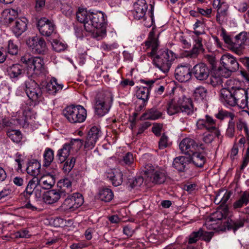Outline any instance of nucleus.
Masks as SVG:
<instances>
[{"mask_svg":"<svg viewBox=\"0 0 249 249\" xmlns=\"http://www.w3.org/2000/svg\"><path fill=\"white\" fill-rule=\"evenodd\" d=\"M7 137L13 142H19L22 138L21 132L19 130L9 129L6 132Z\"/></svg>","mask_w":249,"mask_h":249,"instance_id":"43","label":"nucleus"},{"mask_svg":"<svg viewBox=\"0 0 249 249\" xmlns=\"http://www.w3.org/2000/svg\"><path fill=\"white\" fill-rule=\"evenodd\" d=\"M213 235V232L212 231L207 232L203 231V233L201 234V236H202L203 240L209 242L210 241Z\"/></svg>","mask_w":249,"mask_h":249,"instance_id":"63","label":"nucleus"},{"mask_svg":"<svg viewBox=\"0 0 249 249\" xmlns=\"http://www.w3.org/2000/svg\"><path fill=\"white\" fill-rule=\"evenodd\" d=\"M40 165L37 161L30 162L26 168L27 172L31 176L36 177L40 173Z\"/></svg>","mask_w":249,"mask_h":249,"instance_id":"46","label":"nucleus"},{"mask_svg":"<svg viewBox=\"0 0 249 249\" xmlns=\"http://www.w3.org/2000/svg\"><path fill=\"white\" fill-rule=\"evenodd\" d=\"M192 71L188 65H179L175 69V76L180 82H186L191 78Z\"/></svg>","mask_w":249,"mask_h":249,"instance_id":"18","label":"nucleus"},{"mask_svg":"<svg viewBox=\"0 0 249 249\" xmlns=\"http://www.w3.org/2000/svg\"><path fill=\"white\" fill-rule=\"evenodd\" d=\"M192 74L199 81L207 79L210 75V69L203 63H200L195 65L191 70Z\"/></svg>","mask_w":249,"mask_h":249,"instance_id":"15","label":"nucleus"},{"mask_svg":"<svg viewBox=\"0 0 249 249\" xmlns=\"http://www.w3.org/2000/svg\"><path fill=\"white\" fill-rule=\"evenodd\" d=\"M235 132V123L233 120L230 119L226 130V136L230 138H232L234 136Z\"/></svg>","mask_w":249,"mask_h":249,"instance_id":"49","label":"nucleus"},{"mask_svg":"<svg viewBox=\"0 0 249 249\" xmlns=\"http://www.w3.org/2000/svg\"><path fill=\"white\" fill-rule=\"evenodd\" d=\"M227 10L226 9L219 10V9L217 10L216 16V20L219 24H222L225 20V18L227 15Z\"/></svg>","mask_w":249,"mask_h":249,"instance_id":"53","label":"nucleus"},{"mask_svg":"<svg viewBox=\"0 0 249 249\" xmlns=\"http://www.w3.org/2000/svg\"><path fill=\"white\" fill-rule=\"evenodd\" d=\"M75 163V159L71 157L70 160H67L64 165L63 170L66 173H69L74 167Z\"/></svg>","mask_w":249,"mask_h":249,"instance_id":"52","label":"nucleus"},{"mask_svg":"<svg viewBox=\"0 0 249 249\" xmlns=\"http://www.w3.org/2000/svg\"><path fill=\"white\" fill-rule=\"evenodd\" d=\"M57 173V168H54L53 169L52 172L42 176L40 178H38L39 185L43 189L48 190L51 189L55 184V179L54 176Z\"/></svg>","mask_w":249,"mask_h":249,"instance_id":"21","label":"nucleus"},{"mask_svg":"<svg viewBox=\"0 0 249 249\" xmlns=\"http://www.w3.org/2000/svg\"><path fill=\"white\" fill-rule=\"evenodd\" d=\"M148 6L145 0H138L134 4L133 15L134 18L137 20H146V13Z\"/></svg>","mask_w":249,"mask_h":249,"instance_id":"16","label":"nucleus"},{"mask_svg":"<svg viewBox=\"0 0 249 249\" xmlns=\"http://www.w3.org/2000/svg\"><path fill=\"white\" fill-rule=\"evenodd\" d=\"M58 189L60 194L62 197L70 195V193L72 191V182L71 179L68 178H65L61 179L58 182Z\"/></svg>","mask_w":249,"mask_h":249,"instance_id":"25","label":"nucleus"},{"mask_svg":"<svg viewBox=\"0 0 249 249\" xmlns=\"http://www.w3.org/2000/svg\"><path fill=\"white\" fill-rule=\"evenodd\" d=\"M52 46L53 49L58 52H60L65 49V45L62 42L56 39L53 40L52 42Z\"/></svg>","mask_w":249,"mask_h":249,"instance_id":"58","label":"nucleus"},{"mask_svg":"<svg viewBox=\"0 0 249 249\" xmlns=\"http://www.w3.org/2000/svg\"><path fill=\"white\" fill-rule=\"evenodd\" d=\"M76 16L77 20L81 23H84V26L85 23L89 20V14L84 9H79L76 12Z\"/></svg>","mask_w":249,"mask_h":249,"instance_id":"48","label":"nucleus"},{"mask_svg":"<svg viewBox=\"0 0 249 249\" xmlns=\"http://www.w3.org/2000/svg\"><path fill=\"white\" fill-rule=\"evenodd\" d=\"M43 166L46 167L49 166L54 159L53 151L50 148H46L43 154Z\"/></svg>","mask_w":249,"mask_h":249,"instance_id":"44","label":"nucleus"},{"mask_svg":"<svg viewBox=\"0 0 249 249\" xmlns=\"http://www.w3.org/2000/svg\"><path fill=\"white\" fill-rule=\"evenodd\" d=\"M154 7L152 5H151V10H150V14L149 17V21L145 22L144 23L145 26H146L147 27H150L154 22Z\"/></svg>","mask_w":249,"mask_h":249,"instance_id":"62","label":"nucleus"},{"mask_svg":"<svg viewBox=\"0 0 249 249\" xmlns=\"http://www.w3.org/2000/svg\"><path fill=\"white\" fill-rule=\"evenodd\" d=\"M221 36H222L224 42L233 47L234 43V38H231L230 36L228 35L224 31H222Z\"/></svg>","mask_w":249,"mask_h":249,"instance_id":"61","label":"nucleus"},{"mask_svg":"<svg viewBox=\"0 0 249 249\" xmlns=\"http://www.w3.org/2000/svg\"><path fill=\"white\" fill-rule=\"evenodd\" d=\"M25 84L26 94L35 104H37L43 100L41 89L35 81L29 80L25 82Z\"/></svg>","mask_w":249,"mask_h":249,"instance_id":"10","label":"nucleus"},{"mask_svg":"<svg viewBox=\"0 0 249 249\" xmlns=\"http://www.w3.org/2000/svg\"><path fill=\"white\" fill-rule=\"evenodd\" d=\"M35 118V114L28 107L23 112V116L17 119L18 124L23 127L28 124L29 121Z\"/></svg>","mask_w":249,"mask_h":249,"instance_id":"36","label":"nucleus"},{"mask_svg":"<svg viewBox=\"0 0 249 249\" xmlns=\"http://www.w3.org/2000/svg\"><path fill=\"white\" fill-rule=\"evenodd\" d=\"M207 89L203 86H199L194 90L193 95L195 100L197 101L206 100L207 97Z\"/></svg>","mask_w":249,"mask_h":249,"instance_id":"41","label":"nucleus"},{"mask_svg":"<svg viewBox=\"0 0 249 249\" xmlns=\"http://www.w3.org/2000/svg\"><path fill=\"white\" fill-rule=\"evenodd\" d=\"M223 214L220 211H216L206 219L205 226L210 230L224 231L226 230V221L222 224Z\"/></svg>","mask_w":249,"mask_h":249,"instance_id":"9","label":"nucleus"},{"mask_svg":"<svg viewBox=\"0 0 249 249\" xmlns=\"http://www.w3.org/2000/svg\"><path fill=\"white\" fill-rule=\"evenodd\" d=\"M71 149V145L69 143H66L63 145L62 148L58 150L56 158L60 163L66 160L70 154Z\"/></svg>","mask_w":249,"mask_h":249,"instance_id":"37","label":"nucleus"},{"mask_svg":"<svg viewBox=\"0 0 249 249\" xmlns=\"http://www.w3.org/2000/svg\"><path fill=\"white\" fill-rule=\"evenodd\" d=\"M99 198L105 202H110L113 197V193L108 188H103L98 193Z\"/></svg>","mask_w":249,"mask_h":249,"instance_id":"42","label":"nucleus"},{"mask_svg":"<svg viewBox=\"0 0 249 249\" xmlns=\"http://www.w3.org/2000/svg\"><path fill=\"white\" fill-rule=\"evenodd\" d=\"M140 81L142 83L145 84L147 87H140L137 90V97L142 100L144 104L149 99L150 91L152 86H154L155 81L153 80H146L144 79H142Z\"/></svg>","mask_w":249,"mask_h":249,"instance_id":"20","label":"nucleus"},{"mask_svg":"<svg viewBox=\"0 0 249 249\" xmlns=\"http://www.w3.org/2000/svg\"><path fill=\"white\" fill-rule=\"evenodd\" d=\"M113 95L109 91H103L99 92L96 98L95 112L100 116H103L109 110L112 102Z\"/></svg>","mask_w":249,"mask_h":249,"instance_id":"4","label":"nucleus"},{"mask_svg":"<svg viewBox=\"0 0 249 249\" xmlns=\"http://www.w3.org/2000/svg\"><path fill=\"white\" fill-rule=\"evenodd\" d=\"M179 146L182 153L189 155V157H190L191 154L198 148L196 142L189 138L183 139L180 142Z\"/></svg>","mask_w":249,"mask_h":249,"instance_id":"22","label":"nucleus"},{"mask_svg":"<svg viewBox=\"0 0 249 249\" xmlns=\"http://www.w3.org/2000/svg\"><path fill=\"white\" fill-rule=\"evenodd\" d=\"M162 115V113L158 109L155 107L151 108L147 110L141 117V120H155L160 118Z\"/></svg>","mask_w":249,"mask_h":249,"instance_id":"32","label":"nucleus"},{"mask_svg":"<svg viewBox=\"0 0 249 249\" xmlns=\"http://www.w3.org/2000/svg\"><path fill=\"white\" fill-rule=\"evenodd\" d=\"M62 197L57 189H52L44 193L43 196L44 202L47 204H52L57 202Z\"/></svg>","mask_w":249,"mask_h":249,"instance_id":"29","label":"nucleus"},{"mask_svg":"<svg viewBox=\"0 0 249 249\" xmlns=\"http://www.w3.org/2000/svg\"><path fill=\"white\" fill-rule=\"evenodd\" d=\"M7 50L9 53L12 55H16L18 53V46L12 40L8 41Z\"/></svg>","mask_w":249,"mask_h":249,"instance_id":"55","label":"nucleus"},{"mask_svg":"<svg viewBox=\"0 0 249 249\" xmlns=\"http://www.w3.org/2000/svg\"><path fill=\"white\" fill-rule=\"evenodd\" d=\"M202 233L203 230L202 229H200L198 231L193 232L189 236L188 243L193 244L196 242Z\"/></svg>","mask_w":249,"mask_h":249,"instance_id":"51","label":"nucleus"},{"mask_svg":"<svg viewBox=\"0 0 249 249\" xmlns=\"http://www.w3.org/2000/svg\"><path fill=\"white\" fill-rule=\"evenodd\" d=\"M91 32H92V37L98 40L102 39L107 35L105 25L101 27H94Z\"/></svg>","mask_w":249,"mask_h":249,"instance_id":"45","label":"nucleus"},{"mask_svg":"<svg viewBox=\"0 0 249 249\" xmlns=\"http://www.w3.org/2000/svg\"><path fill=\"white\" fill-rule=\"evenodd\" d=\"M134 162V157L133 154L130 152H127L124 157L121 161L122 164L126 165H130Z\"/></svg>","mask_w":249,"mask_h":249,"instance_id":"56","label":"nucleus"},{"mask_svg":"<svg viewBox=\"0 0 249 249\" xmlns=\"http://www.w3.org/2000/svg\"><path fill=\"white\" fill-rule=\"evenodd\" d=\"M63 88L62 84H58L57 80L53 78L50 83H48L46 87V90L50 94L55 95L57 91L61 90Z\"/></svg>","mask_w":249,"mask_h":249,"instance_id":"38","label":"nucleus"},{"mask_svg":"<svg viewBox=\"0 0 249 249\" xmlns=\"http://www.w3.org/2000/svg\"><path fill=\"white\" fill-rule=\"evenodd\" d=\"M191 162L198 167H202L206 162V158L202 153L196 151L192 153L190 156Z\"/></svg>","mask_w":249,"mask_h":249,"instance_id":"33","label":"nucleus"},{"mask_svg":"<svg viewBox=\"0 0 249 249\" xmlns=\"http://www.w3.org/2000/svg\"><path fill=\"white\" fill-rule=\"evenodd\" d=\"M26 43L33 53L44 54L47 51L46 42L42 37L37 36L30 37Z\"/></svg>","mask_w":249,"mask_h":249,"instance_id":"11","label":"nucleus"},{"mask_svg":"<svg viewBox=\"0 0 249 249\" xmlns=\"http://www.w3.org/2000/svg\"><path fill=\"white\" fill-rule=\"evenodd\" d=\"M3 14V15L6 16L5 18L8 20L9 23H12L15 21L17 19V18L18 15L17 11L13 9H5Z\"/></svg>","mask_w":249,"mask_h":249,"instance_id":"47","label":"nucleus"},{"mask_svg":"<svg viewBox=\"0 0 249 249\" xmlns=\"http://www.w3.org/2000/svg\"><path fill=\"white\" fill-rule=\"evenodd\" d=\"M9 75L11 78H18L25 72L24 67L19 64H15L7 68Z\"/></svg>","mask_w":249,"mask_h":249,"instance_id":"31","label":"nucleus"},{"mask_svg":"<svg viewBox=\"0 0 249 249\" xmlns=\"http://www.w3.org/2000/svg\"><path fill=\"white\" fill-rule=\"evenodd\" d=\"M145 44L146 49L151 48V51L148 53L147 55L152 59L153 64L163 72H168L173 61L175 59L174 53L168 50H160L157 51L159 42L153 31L149 33Z\"/></svg>","mask_w":249,"mask_h":249,"instance_id":"1","label":"nucleus"},{"mask_svg":"<svg viewBox=\"0 0 249 249\" xmlns=\"http://www.w3.org/2000/svg\"><path fill=\"white\" fill-rule=\"evenodd\" d=\"M248 220V218H243L242 217L234 222H233L231 220L229 222L227 220L226 221V224L225 225L226 226V230H230L231 229H233L235 231L238 229L243 227L245 224V221Z\"/></svg>","mask_w":249,"mask_h":249,"instance_id":"40","label":"nucleus"},{"mask_svg":"<svg viewBox=\"0 0 249 249\" xmlns=\"http://www.w3.org/2000/svg\"><path fill=\"white\" fill-rule=\"evenodd\" d=\"M21 61L26 65L29 73L39 74L44 70V62L39 57H32L27 53L21 56Z\"/></svg>","mask_w":249,"mask_h":249,"instance_id":"7","label":"nucleus"},{"mask_svg":"<svg viewBox=\"0 0 249 249\" xmlns=\"http://www.w3.org/2000/svg\"><path fill=\"white\" fill-rule=\"evenodd\" d=\"M63 115L71 123H81L87 117V111L81 105L71 106L66 107L63 111Z\"/></svg>","mask_w":249,"mask_h":249,"instance_id":"5","label":"nucleus"},{"mask_svg":"<svg viewBox=\"0 0 249 249\" xmlns=\"http://www.w3.org/2000/svg\"><path fill=\"white\" fill-rule=\"evenodd\" d=\"M84 199L82 195L73 193L69 195L65 199L61 207L64 211H74L83 203Z\"/></svg>","mask_w":249,"mask_h":249,"instance_id":"13","label":"nucleus"},{"mask_svg":"<svg viewBox=\"0 0 249 249\" xmlns=\"http://www.w3.org/2000/svg\"><path fill=\"white\" fill-rule=\"evenodd\" d=\"M69 144L71 145V149H74L75 150L77 151L82 147L83 141L79 139H73Z\"/></svg>","mask_w":249,"mask_h":249,"instance_id":"57","label":"nucleus"},{"mask_svg":"<svg viewBox=\"0 0 249 249\" xmlns=\"http://www.w3.org/2000/svg\"><path fill=\"white\" fill-rule=\"evenodd\" d=\"M89 20L85 23V29L87 32H91L94 27H101L105 25L104 14L102 12H89Z\"/></svg>","mask_w":249,"mask_h":249,"instance_id":"12","label":"nucleus"},{"mask_svg":"<svg viewBox=\"0 0 249 249\" xmlns=\"http://www.w3.org/2000/svg\"><path fill=\"white\" fill-rule=\"evenodd\" d=\"M167 113L169 115L182 113L184 115H190L193 113L192 101L190 99H179L176 101L171 99L167 104Z\"/></svg>","mask_w":249,"mask_h":249,"instance_id":"3","label":"nucleus"},{"mask_svg":"<svg viewBox=\"0 0 249 249\" xmlns=\"http://www.w3.org/2000/svg\"><path fill=\"white\" fill-rule=\"evenodd\" d=\"M215 116L216 118L221 120L224 119L225 118H230V119L233 120L235 115L232 113L221 110L215 114Z\"/></svg>","mask_w":249,"mask_h":249,"instance_id":"50","label":"nucleus"},{"mask_svg":"<svg viewBox=\"0 0 249 249\" xmlns=\"http://www.w3.org/2000/svg\"><path fill=\"white\" fill-rule=\"evenodd\" d=\"M220 63L226 71L224 73L223 70L221 68L218 69V76L225 77H229L232 72H234L239 69V63L236 58L229 53H226L222 56Z\"/></svg>","mask_w":249,"mask_h":249,"instance_id":"6","label":"nucleus"},{"mask_svg":"<svg viewBox=\"0 0 249 249\" xmlns=\"http://www.w3.org/2000/svg\"><path fill=\"white\" fill-rule=\"evenodd\" d=\"M123 173L120 170H111L107 174V178L114 186H118L123 182Z\"/></svg>","mask_w":249,"mask_h":249,"instance_id":"30","label":"nucleus"},{"mask_svg":"<svg viewBox=\"0 0 249 249\" xmlns=\"http://www.w3.org/2000/svg\"><path fill=\"white\" fill-rule=\"evenodd\" d=\"M194 44L192 50L187 53L186 56L196 58L200 53H203L205 49L202 44V38L200 36H194Z\"/></svg>","mask_w":249,"mask_h":249,"instance_id":"23","label":"nucleus"},{"mask_svg":"<svg viewBox=\"0 0 249 249\" xmlns=\"http://www.w3.org/2000/svg\"><path fill=\"white\" fill-rule=\"evenodd\" d=\"M215 137H217L215 134V130L208 131V132L204 134L203 141L206 143H210Z\"/></svg>","mask_w":249,"mask_h":249,"instance_id":"54","label":"nucleus"},{"mask_svg":"<svg viewBox=\"0 0 249 249\" xmlns=\"http://www.w3.org/2000/svg\"><path fill=\"white\" fill-rule=\"evenodd\" d=\"M58 189L60 194L62 197L70 195V193L72 191V182L71 179L68 178H65L61 179L58 182Z\"/></svg>","mask_w":249,"mask_h":249,"instance_id":"26","label":"nucleus"},{"mask_svg":"<svg viewBox=\"0 0 249 249\" xmlns=\"http://www.w3.org/2000/svg\"><path fill=\"white\" fill-rule=\"evenodd\" d=\"M37 28L42 36H49L54 32L55 25L47 18H42L37 21Z\"/></svg>","mask_w":249,"mask_h":249,"instance_id":"19","label":"nucleus"},{"mask_svg":"<svg viewBox=\"0 0 249 249\" xmlns=\"http://www.w3.org/2000/svg\"><path fill=\"white\" fill-rule=\"evenodd\" d=\"M190 163H191L190 157L179 156L174 159L173 165L178 171L184 172Z\"/></svg>","mask_w":249,"mask_h":249,"instance_id":"27","label":"nucleus"},{"mask_svg":"<svg viewBox=\"0 0 249 249\" xmlns=\"http://www.w3.org/2000/svg\"><path fill=\"white\" fill-rule=\"evenodd\" d=\"M249 203V192L244 191L241 193L239 198L233 204L235 209H240Z\"/></svg>","mask_w":249,"mask_h":249,"instance_id":"35","label":"nucleus"},{"mask_svg":"<svg viewBox=\"0 0 249 249\" xmlns=\"http://www.w3.org/2000/svg\"><path fill=\"white\" fill-rule=\"evenodd\" d=\"M248 39L247 32H243L236 35L234 37L233 48H244V45H247Z\"/></svg>","mask_w":249,"mask_h":249,"instance_id":"34","label":"nucleus"},{"mask_svg":"<svg viewBox=\"0 0 249 249\" xmlns=\"http://www.w3.org/2000/svg\"><path fill=\"white\" fill-rule=\"evenodd\" d=\"M232 193L231 192H225L220 191L216 195L214 202L216 204H220L221 205H224L230 198Z\"/></svg>","mask_w":249,"mask_h":249,"instance_id":"39","label":"nucleus"},{"mask_svg":"<svg viewBox=\"0 0 249 249\" xmlns=\"http://www.w3.org/2000/svg\"><path fill=\"white\" fill-rule=\"evenodd\" d=\"M197 129H206L208 131L215 130V134L217 138L221 136L219 130L216 126V121L209 115H206L203 118L199 119L196 124Z\"/></svg>","mask_w":249,"mask_h":249,"instance_id":"14","label":"nucleus"},{"mask_svg":"<svg viewBox=\"0 0 249 249\" xmlns=\"http://www.w3.org/2000/svg\"><path fill=\"white\" fill-rule=\"evenodd\" d=\"M143 178L141 177H139L136 178L129 179V182L131 188H134L135 187L140 186L143 183Z\"/></svg>","mask_w":249,"mask_h":249,"instance_id":"59","label":"nucleus"},{"mask_svg":"<svg viewBox=\"0 0 249 249\" xmlns=\"http://www.w3.org/2000/svg\"><path fill=\"white\" fill-rule=\"evenodd\" d=\"M248 90L241 88L231 87L229 89L221 90V95L225 103L231 106L238 105L245 108L247 105L246 99Z\"/></svg>","mask_w":249,"mask_h":249,"instance_id":"2","label":"nucleus"},{"mask_svg":"<svg viewBox=\"0 0 249 249\" xmlns=\"http://www.w3.org/2000/svg\"><path fill=\"white\" fill-rule=\"evenodd\" d=\"M168 137L165 134H163L159 142V148L163 149L167 147L168 145Z\"/></svg>","mask_w":249,"mask_h":249,"instance_id":"60","label":"nucleus"},{"mask_svg":"<svg viewBox=\"0 0 249 249\" xmlns=\"http://www.w3.org/2000/svg\"><path fill=\"white\" fill-rule=\"evenodd\" d=\"M28 20L26 18L23 17L16 19L12 26V31L15 35L18 37L21 35L27 29Z\"/></svg>","mask_w":249,"mask_h":249,"instance_id":"24","label":"nucleus"},{"mask_svg":"<svg viewBox=\"0 0 249 249\" xmlns=\"http://www.w3.org/2000/svg\"><path fill=\"white\" fill-rule=\"evenodd\" d=\"M38 178L34 177L29 180L25 191L21 194L25 197L26 200L29 199L31 196L33 194L34 191L39 185Z\"/></svg>","mask_w":249,"mask_h":249,"instance_id":"28","label":"nucleus"},{"mask_svg":"<svg viewBox=\"0 0 249 249\" xmlns=\"http://www.w3.org/2000/svg\"><path fill=\"white\" fill-rule=\"evenodd\" d=\"M144 172L149 177L150 180L154 184H163L168 178L167 173L164 169L155 168L151 164L145 166Z\"/></svg>","mask_w":249,"mask_h":249,"instance_id":"8","label":"nucleus"},{"mask_svg":"<svg viewBox=\"0 0 249 249\" xmlns=\"http://www.w3.org/2000/svg\"><path fill=\"white\" fill-rule=\"evenodd\" d=\"M249 162V147L247 148L246 153L244 157L243 161L241 166V169H244Z\"/></svg>","mask_w":249,"mask_h":249,"instance_id":"64","label":"nucleus"},{"mask_svg":"<svg viewBox=\"0 0 249 249\" xmlns=\"http://www.w3.org/2000/svg\"><path fill=\"white\" fill-rule=\"evenodd\" d=\"M101 134L102 132L99 128L96 126H92L88 132L85 142V148L88 150L92 149Z\"/></svg>","mask_w":249,"mask_h":249,"instance_id":"17","label":"nucleus"}]
</instances>
